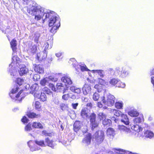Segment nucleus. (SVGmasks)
I'll use <instances>...</instances> for the list:
<instances>
[{
  "mask_svg": "<svg viewBox=\"0 0 154 154\" xmlns=\"http://www.w3.org/2000/svg\"><path fill=\"white\" fill-rule=\"evenodd\" d=\"M27 11L30 14L35 16V19L36 20L42 18L43 23L45 21H48L49 26H53L50 29L51 33L56 32V30L60 26V20L54 11L45 9L40 6H36L34 4L30 5Z\"/></svg>",
  "mask_w": 154,
  "mask_h": 154,
  "instance_id": "f257e3e1",
  "label": "nucleus"
},
{
  "mask_svg": "<svg viewBox=\"0 0 154 154\" xmlns=\"http://www.w3.org/2000/svg\"><path fill=\"white\" fill-rule=\"evenodd\" d=\"M10 45L13 50L12 55H14V56H13L12 58L13 61L11 63V64L9 65L8 69V71L10 73L11 75L14 76L15 75L17 72L14 67L13 66V65L14 63L13 61H14V62H15L14 59H15L16 58V57L15 56L14 54L16 52V46L17 45L16 41L14 39H13L10 42Z\"/></svg>",
  "mask_w": 154,
  "mask_h": 154,
  "instance_id": "f03ea898",
  "label": "nucleus"
},
{
  "mask_svg": "<svg viewBox=\"0 0 154 154\" xmlns=\"http://www.w3.org/2000/svg\"><path fill=\"white\" fill-rule=\"evenodd\" d=\"M89 118L91 128L92 130H93L98 126L99 122L96 120V115L94 112L89 115Z\"/></svg>",
  "mask_w": 154,
  "mask_h": 154,
  "instance_id": "7ed1b4c3",
  "label": "nucleus"
},
{
  "mask_svg": "<svg viewBox=\"0 0 154 154\" xmlns=\"http://www.w3.org/2000/svg\"><path fill=\"white\" fill-rule=\"evenodd\" d=\"M96 143L99 145L102 142L104 139V132L102 131H98L96 132L94 136Z\"/></svg>",
  "mask_w": 154,
  "mask_h": 154,
  "instance_id": "20e7f679",
  "label": "nucleus"
},
{
  "mask_svg": "<svg viewBox=\"0 0 154 154\" xmlns=\"http://www.w3.org/2000/svg\"><path fill=\"white\" fill-rule=\"evenodd\" d=\"M19 88L17 86L14 87L13 88L11 93H9V95L10 97L13 99L14 101H16V102L18 103L19 100H17L18 98L20 95V94L23 92V90H21L17 94H16V93L17 91Z\"/></svg>",
  "mask_w": 154,
  "mask_h": 154,
  "instance_id": "39448f33",
  "label": "nucleus"
},
{
  "mask_svg": "<svg viewBox=\"0 0 154 154\" xmlns=\"http://www.w3.org/2000/svg\"><path fill=\"white\" fill-rule=\"evenodd\" d=\"M115 97L110 94L107 95L106 100H105V98L103 97L102 99V101L103 103L109 106L113 105L115 103Z\"/></svg>",
  "mask_w": 154,
  "mask_h": 154,
  "instance_id": "423d86ee",
  "label": "nucleus"
},
{
  "mask_svg": "<svg viewBox=\"0 0 154 154\" xmlns=\"http://www.w3.org/2000/svg\"><path fill=\"white\" fill-rule=\"evenodd\" d=\"M57 80V79L53 77L52 76H50L48 77H46L42 80L40 82L41 84L43 86L48 85L50 82H56Z\"/></svg>",
  "mask_w": 154,
  "mask_h": 154,
  "instance_id": "0eeeda50",
  "label": "nucleus"
},
{
  "mask_svg": "<svg viewBox=\"0 0 154 154\" xmlns=\"http://www.w3.org/2000/svg\"><path fill=\"white\" fill-rule=\"evenodd\" d=\"M61 80L65 84V85L66 86L72 83V82L70 78L68 75H64L61 78Z\"/></svg>",
  "mask_w": 154,
  "mask_h": 154,
  "instance_id": "6e6552de",
  "label": "nucleus"
},
{
  "mask_svg": "<svg viewBox=\"0 0 154 154\" xmlns=\"http://www.w3.org/2000/svg\"><path fill=\"white\" fill-rule=\"evenodd\" d=\"M118 129L120 131H122L125 132L127 134V135L128 136H130L132 135V133L130 129L127 128L124 125H119Z\"/></svg>",
  "mask_w": 154,
  "mask_h": 154,
  "instance_id": "1a4fd4ad",
  "label": "nucleus"
},
{
  "mask_svg": "<svg viewBox=\"0 0 154 154\" xmlns=\"http://www.w3.org/2000/svg\"><path fill=\"white\" fill-rule=\"evenodd\" d=\"M91 135L90 134H88L84 137L82 141V143L85 145L88 146L91 142Z\"/></svg>",
  "mask_w": 154,
  "mask_h": 154,
  "instance_id": "9d476101",
  "label": "nucleus"
},
{
  "mask_svg": "<svg viewBox=\"0 0 154 154\" xmlns=\"http://www.w3.org/2000/svg\"><path fill=\"white\" fill-rule=\"evenodd\" d=\"M81 116L83 119H86L89 118L88 110L87 108H85L81 110Z\"/></svg>",
  "mask_w": 154,
  "mask_h": 154,
  "instance_id": "9b49d317",
  "label": "nucleus"
},
{
  "mask_svg": "<svg viewBox=\"0 0 154 154\" xmlns=\"http://www.w3.org/2000/svg\"><path fill=\"white\" fill-rule=\"evenodd\" d=\"M34 95L35 97L40 99L43 102L46 101L47 99V97L46 96L45 93H44L43 92H41V94L35 92L34 93Z\"/></svg>",
  "mask_w": 154,
  "mask_h": 154,
  "instance_id": "f8f14e48",
  "label": "nucleus"
},
{
  "mask_svg": "<svg viewBox=\"0 0 154 154\" xmlns=\"http://www.w3.org/2000/svg\"><path fill=\"white\" fill-rule=\"evenodd\" d=\"M83 93L85 95H87L90 92L91 88L90 86L86 84H85L82 89Z\"/></svg>",
  "mask_w": 154,
  "mask_h": 154,
  "instance_id": "ddd939ff",
  "label": "nucleus"
},
{
  "mask_svg": "<svg viewBox=\"0 0 154 154\" xmlns=\"http://www.w3.org/2000/svg\"><path fill=\"white\" fill-rule=\"evenodd\" d=\"M127 67H123L121 70L120 73L119 74L122 77L124 78L126 77L128 74V72L127 70Z\"/></svg>",
  "mask_w": 154,
  "mask_h": 154,
  "instance_id": "4468645a",
  "label": "nucleus"
},
{
  "mask_svg": "<svg viewBox=\"0 0 154 154\" xmlns=\"http://www.w3.org/2000/svg\"><path fill=\"white\" fill-rule=\"evenodd\" d=\"M122 118L121 121L123 122L124 124L128 125L129 124V122L127 116L125 114H122L121 115Z\"/></svg>",
  "mask_w": 154,
  "mask_h": 154,
  "instance_id": "2eb2a0df",
  "label": "nucleus"
},
{
  "mask_svg": "<svg viewBox=\"0 0 154 154\" xmlns=\"http://www.w3.org/2000/svg\"><path fill=\"white\" fill-rule=\"evenodd\" d=\"M47 45L46 46L45 48L44 49V51H43V52L41 53V54H43V55L42 57L40 56V53L38 54H37V58L39 60H41L42 59H45L46 58L47 56V53L46 51V47Z\"/></svg>",
  "mask_w": 154,
  "mask_h": 154,
  "instance_id": "dca6fc26",
  "label": "nucleus"
},
{
  "mask_svg": "<svg viewBox=\"0 0 154 154\" xmlns=\"http://www.w3.org/2000/svg\"><path fill=\"white\" fill-rule=\"evenodd\" d=\"M45 143H47L48 146L51 147L52 149L55 148L56 144L52 140H49L48 137L45 139Z\"/></svg>",
  "mask_w": 154,
  "mask_h": 154,
  "instance_id": "f3484780",
  "label": "nucleus"
},
{
  "mask_svg": "<svg viewBox=\"0 0 154 154\" xmlns=\"http://www.w3.org/2000/svg\"><path fill=\"white\" fill-rule=\"evenodd\" d=\"M81 126V123L79 121H76L73 125V128L74 131L75 132L78 131L80 129Z\"/></svg>",
  "mask_w": 154,
  "mask_h": 154,
  "instance_id": "a211bd4d",
  "label": "nucleus"
},
{
  "mask_svg": "<svg viewBox=\"0 0 154 154\" xmlns=\"http://www.w3.org/2000/svg\"><path fill=\"white\" fill-rule=\"evenodd\" d=\"M28 72V69L24 65L20 68L19 73L20 75L22 76L26 74Z\"/></svg>",
  "mask_w": 154,
  "mask_h": 154,
  "instance_id": "6ab92c4d",
  "label": "nucleus"
},
{
  "mask_svg": "<svg viewBox=\"0 0 154 154\" xmlns=\"http://www.w3.org/2000/svg\"><path fill=\"white\" fill-rule=\"evenodd\" d=\"M56 87L57 90H63V93L66 92V91L68 90V88L69 87L67 86H66V87H64L63 85L61 83H57Z\"/></svg>",
  "mask_w": 154,
  "mask_h": 154,
  "instance_id": "aec40b11",
  "label": "nucleus"
},
{
  "mask_svg": "<svg viewBox=\"0 0 154 154\" xmlns=\"http://www.w3.org/2000/svg\"><path fill=\"white\" fill-rule=\"evenodd\" d=\"M34 70L39 73H42L44 72V69L42 66L40 65H35L34 68Z\"/></svg>",
  "mask_w": 154,
  "mask_h": 154,
  "instance_id": "412c9836",
  "label": "nucleus"
},
{
  "mask_svg": "<svg viewBox=\"0 0 154 154\" xmlns=\"http://www.w3.org/2000/svg\"><path fill=\"white\" fill-rule=\"evenodd\" d=\"M106 133L108 136L113 137L115 134V131L114 129L112 128H109L106 131Z\"/></svg>",
  "mask_w": 154,
  "mask_h": 154,
  "instance_id": "4be33fe9",
  "label": "nucleus"
},
{
  "mask_svg": "<svg viewBox=\"0 0 154 154\" xmlns=\"http://www.w3.org/2000/svg\"><path fill=\"white\" fill-rule=\"evenodd\" d=\"M28 145L30 148V149L31 151L33 152L34 151L36 150H38L40 149V148L37 147V148H35L34 147L36 146V145H34V147L32 146L31 145V144H33V142L32 140L29 141L27 143Z\"/></svg>",
  "mask_w": 154,
  "mask_h": 154,
  "instance_id": "5701e85b",
  "label": "nucleus"
},
{
  "mask_svg": "<svg viewBox=\"0 0 154 154\" xmlns=\"http://www.w3.org/2000/svg\"><path fill=\"white\" fill-rule=\"evenodd\" d=\"M143 116H140L138 117L135 118L133 120L135 124H137L141 123L143 121Z\"/></svg>",
  "mask_w": 154,
  "mask_h": 154,
  "instance_id": "b1692460",
  "label": "nucleus"
},
{
  "mask_svg": "<svg viewBox=\"0 0 154 154\" xmlns=\"http://www.w3.org/2000/svg\"><path fill=\"white\" fill-rule=\"evenodd\" d=\"M94 73H97L98 75L101 78H103L105 76V72L104 71L102 70H93Z\"/></svg>",
  "mask_w": 154,
  "mask_h": 154,
  "instance_id": "393cba45",
  "label": "nucleus"
},
{
  "mask_svg": "<svg viewBox=\"0 0 154 154\" xmlns=\"http://www.w3.org/2000/svg\"><path fill=\"white\" fill-rule=\"evenodd\" d=\"M37 50L36 46L35 45L30 46L28 49V51L32 54L35 53Z\"/></svg>",
  "mask_w": 154,
  "mask_h": 154,
  "instance_id": "a878e982",
  "label": "nucleus"
},
{
  "mask_svg": "<svg viewBox=\"0 0 154 154\" xmlns=\"http://www.w3.org/2000/svg\"><path fill=\"white\" fill-rule=\"evenodd\" d=\"M39 86L36 83L33 85L30 88V89L31 90L30 91L31 93H33V91H37L38 90Z\"/></svg>",
  "mask_w": 154,
  "mask_h": 154,
  "instance_id": "bb28decb",
  "label": "nucleus"
},
{
  "mask_svg": "<svg viewBox=\"0 0 154 154\" xmlns=\"http://www.w3.org/2000/svg\"><path fill=\"white\" fill-rule=\"evenodd\" d=\"M144 135L146 137L151 138L154 136V134L151 131H147L145 132Z\"/></svg>",
  "mask_w": 154,
  "mask_h": 154,
  "instance_id": "cd10ccee",
  "label": "nucleus"
},
{
  "mask_svg": "<svg viewBox=\"0 0 154 154\" xmlns=\"http://www.w3.org/2000/svg\"><path fill=\"white\" fill-rule=\"evenodd\" d=\"M131 128L135 131L139 132L140 131H142L143 128L139 126L137 124L134 125Z\"/></svg>",
  "mask_w": 154,
  "mask_h": 154,
  "instance_id": "c85d7f7f",
  "label": "nucleus"
},
{
  "mask_svg": "<svg viewBox=\"0 0 154 154\" xmlns=\"http://www.w3.org/2000/svg\"><path fill=\"white\" fill-rule=\"evenodd\" d=\"M32 127L33 128H36L42 129L43 128L42 125L40 123L36 122H33Z\"/></svg>",
  "mask_w": 154,
  "mask_h": 154,
  "instance_id": "c756f323",
  "label": "nucleus"
},
{
  "mask_svg": "<svg viewBox=\"0 0 154 154\" xmlns=\"http://www.w3.org/2000/svg\"><path fill=\"white\" fill-rule=\"evenodd\" d=\"M98 119L100 121L103 120L106 117V115L103 112H100L97 114Z\"/></svg>",
  "mask_w": 154,
  "mask_h": 154,
  "instance_id": "7c9ffc66",
  "label": "nucleus"
},
{
  "mask_svg": "<svg viewBox=\"0 0 154 154\" xmlns=\"http://www.w3.org/2000/svg\"><path fill=\"white\" fill-rule=\"evenodd\" d=\"M27 116L29 118H38L40 117L39 114L36 115L34 112H29L27 114Z\"/></svg>",
  "mask_w": 154,
  "mask_h": 154,
  "instance_id": "2f4dec72",
  "label": "nucleus"
},
{
  "mask_svg": "<svg viewBox=\"0 0 154 154\" xmlns=\"http://www.w3.org/2000/svg\"><path fill=\"white\" fill-rule=\"evenodd\" d=\"M111 123V120L109 119H105L103 121V124L105 126H109Z\"/></svg>",
  "mask_w": 154,
  "mask_h": 154,
  "instance_id": "473e14b6",
  "label": "nucleus"
},
{
  "mask_svg": "<svg viewBox=\"0 0 154 154\" xmlns=\"http://www.w3.org/2000/svg\"><path fill=\"white\" fill-rule=\"evenodd\" d=\"M128 115L132 117L137 116L139 115L138 112L135 110H132L128 112Z\"/></svg>",
  "mask_w": 154,
  "mask_h": 154,
  "instance_id": "72a5a7b5",
  "label": "nucleus"
},
{
  "mask_svg": "<svg viewBox=\"0 0 154 154\" xmlns=\"http://www.w3.org/2000/svg\"><path fill=\"white\" fill-rule=\"evenodd\" d=\"M60 101L57 97H53L51 100V103L54 105H58Z\"/></svg>",
  "mask_w": 154,
  "mask_h": 154,
  "instance_id": "f704fd0d",
  "label": "nucleus"
},
{
  "mask_svg": "<svg viewBox=\"0 0 154 154\" xmlns=\"http://www.w3.org/2000/svg\"><path fill=\"white\" fill-rule=\"evenodd\" d=\"M119 80L117 79H113L110 80L109 83L110 84L113 86H115L116 85H117V84L119 82Z\"/></svg>",
  "mask_w": 154,
  "mask_h": 154,
  "instance_id": "c9c22d12",
  "label": "nucleus"
},
{
  "mask_svg": "<svg viewBox=\"0 0 154 154\" xmlns=\"http://www.w3.org/2000/svg\"><path fill=\"white\" fill-rule=\"evenodd\" d=\"M24 79L20 78H17L16 80V82L19 86L21 85L24 82Z\"/></svg>",
  "mask_w": 154,
  "mask_h": 154,
  "instance_id": "e433bc0d",
  "label": "nucleus"
},
{
  "mask_svg": "<svg viewBox=\"0 0 154 154\" xmlns=\"http://www.w3.org/2000/svg\"><path fill=\"white\" fill-rule=\"evenodd\" d=\"M113 112L114 115L116 116V117H117V116H119L120 115L121 116L122 114L120 111L115 109H113Z\"/></svg>",
  "mask_w": 154,
  "mask_h": 154,
  "instance_id": "4c0bfd02",
  "label": "nucleus"
},
{
  "mask_svg": "<svg viewBox=\"0 0 154 154\" xmlns=\"http://www.w3.org/2000/svg\"><path fill=\"white\" fill-rule=\"evenodd\" d=\"M100 97V95L97 92H95L93 95V99L95 101H97Z\"/></svg>",
  "mask_w": 154,
  "mask_h": 154,
  "instance_id": "58836bf2",
  "label": "nucleus"
},
{
  "mask_svg": "<svg viewBox=\"0 0 154 154\" xmlns=\"http://www.w3.org/2000/svg\"><path fill=\"white\" fill-rule=\"evenodd\" d=\"M60 106L61 109L63 111L65 110L68 108V105L64 103H61Z\"/></svg>",
  "mask_w": 154,
  "mask_h": 154,
  "instance_id": "ea45409f",
  "label": "nucleus"
},
{
  "mask_svg": "<svg viewBox=\"0 0 154 154\" xmlns=\"http://www.w3.org/2000/svg\"><path fill=\"white\" fill-rule=\"evenodd\" d=\"M94 88L97 90L98 92H101L103 90L102 87L101 86L96 84L94 86Z\"/></svg>",
  "mask_w": 154,
  "mask_h": 154,
  "instance_id": "a19ab883",
  "label": "nucleus"
},
{
  "mask_svg": "<svg viewBox=\"0 0 154 154\" xmlns=\"http://www.w3.org/2000/svg\"><path fill=\"white\" fill-rule=\"evenodd\" d=\"M98 83L101 85H105L106 84L105 81L102 79L98 78Z\"/></svg>",
  "mask_w": 154,
  "mask_h": 154,
  "instance_id": "79ce46f5",
  "label": "nucleus"
},
{
  "mask_svg": "<svg viewBox=\"0 0 154 154\" xmlns=\"http://www.w3.org/2000/svg\"><path fill=\"white\" fill-rule=\"evenodd\" d=\"M43 92L44 93H45V94H47L48 95H51L52 94V92L47 88H45L44 89Z\"/></svg>",
  "mask_w": 154,
  "mask_h": 154,
  "instance_id": "37998d69",
  "label": "nucleus"
},
{
  "mask_svg": "<svg viewBox=\"0 0 154 154\" xmlns=\"http://www.w3.org/2000/svg\"><path fill=\"white\" fill-rule=\"evenodd\" d=\"M78 67L80 68L82 71H87L88 69L85 65H84L83 66L81 65H79L78 66Z\"/></svg>",
  "mask_w": 154,
  "mask_h": 154,
  "instance_id": "c03bdc74",
  "label": "nucleus"
},
{
  "mask_svg": "<svg viewBox=\"0 0 154 154\" xmlns=\"http://www.w3.org/2000/svg\"><path fill=\"white\" fill-rule=\"evenodd\" d=\"M123 103L121 102H116L115 103V106L118 109H121L123 106Z\"/></svg>",
  "mask_w": 154,
  "mask_h": 154,
  "instance_id": "a18cd8bd",
  "label": "nucleus"
},
{
  "mask_svg": "<svg viewBox=\"0 0 154 154\" xmlns=\"http://www.w3.org/2000/svg\"><path fill=\"white\" fill-rule=\"evenodd\" d=\"M125 85L124 83L122 82L119 80V82L117 84V85H116V86L118 87L124 88L125 87Z\"/></svg>",
  "mask_w": 154,
  "mask_h": 154,
  "instance_id": "49530a36",
  "label": "nucleus"
},
{
  "mask_svg": "<svg viewBox=\"0 0 154 154\" xmlns=\"http://www.w3.org/2000/svg\"><path fill=\"white\" fill-rule=\"evenodd\" d=\"M35 143L36 144L41 146H45V144L44 142L43 141H35Z\"/></svg>",
  "mask_w": 154,
  "mask_h": 154,
  "instance_id": "de8ad7c7",
  "label": "nucleus"
},
{
  "mask_svg": "<svg viewBox=\"0 0 154 154\" xmlns=\"http://www.w3.org/2000/svg\"><path fill=\"white\" fill-rule=\"evenodd\" d=\"M40 78V76L38 74H35L33 76V79L34 81H38Z\"/></svg>",
  "mask_w": 154,
  "mask_h": 154,
  "instance_id": "09e8293b",
  "label": "nucleus"
},
{
  "mask_svg": "<svg viewBox=\"0 0 154 154\" xmlns=\"http://www.w3.org/2000/svg\"><path fill=\"white\" fill-rule=\"evenodd\" d=\"M25 131H30L31 129V124H28L25 128Z\"/></svg>",
  "mask_w": 154,
  "mask_h": 154,
  "instance_id": "8fccbe9b",
  "label": "nucleus"
},
{
  "mask_svg": "<svg viewBox=\"0 0 154 154\" xmlns=\"http://www.w3.org/2000/svg\"><path fill=\"white\" fill-rule=\"evenodd\" d=\"M50 82H50L48 84L50 88H51V89L53 91H56V88H55L54 85L53 84L51 83Z\"/></svg>",
  "mask_w": 154,
  "mask_h": 154,
  "instance_id": "3c124183",
  "label": "nucleus"
},
{
  "mask_svg": "<svg viewBox=\"0 0 154 154\" xmlns=\"http://www.w3.org/2000/svg\"><path fill=\"white\" fill-rule=\"evenodd\" d=\"M35 109H39L41 107L40 104L39 102L36 101L35 104Z\"/></svg>",
  "mask_w": 154,
  "mask_h": 154,
  "instance_id": "603ef678",
  "label": "nucleus"
},
{
  "mask_svg": "<svg viewBox=\"0 0 154 154\" xmlns=\"http://www.w3.org/2000/svg\"><path fill=\"white\" fill-rule=\"evenodd\" d=\"M29 121V119L25 116H23L21 119L22 122L23 123H27Z\"/></svg>",
  "mask_w": 154,
  "mask_h": 154,
  "instance_id": "864d4df0",
  "label": "nucleus"
},
{
  "mask_svg": "<svg viewBox=\"0 0 154 154\" xmlns=\"http://www.w3.org/2000/svg\"><path fill=\"white\" fill-rule=\"evenodd\" d=\"M42 134H43L45 135V136H51V134L48 132L47 131H42Z\"/></svg>",
  "mask_w": 154,
  "mask_h": 154,
  "instance_id": "5fc2aeb1",
  "label": "nucleus"
},
{
  "mask_svg": "<svg viewBox=\"0 0 154 154\" xmlns=\"http://www.w3.org/2000/svg\"><path fill=\"white\" fill-rule=\"evenodd\" d=\"M69 94H66L63 95L62 96V99L65 100L68 99V98L69 97Z\"/></svg>",
  "mask_w": 154,
  "mask_h": 154,
  "instance_id": "6e6d98bb",
  "label": "nucleus"
},
{
  "mask_svg": "<svg viewBox=\"0 0 154 154\" xmlns=\"http://www.w3.org/2000/svg\"><path fill=\"white\" fill-rule=\"evenodd\" d=\"M69 97L72 98V99H75L76 98L75 96L72 94L70 93H69Z\"/></svg>",
  "mask_w": 154,
  "mask_h": 154,
  "instance_id": "4d7b16f0",
  "label": "nucleus"
},
{
  "mask_svg": "<svg viewBox=\"0 0 154 154\" xmlns=\"http://www.w3.org/2000/svg\"><path fill=\"white\" fill-rule=\"evenodd\" d=\"M74 92L78 94H80L81 92V89L79 88H78L76 87Z\"/></svg>",
  "mask_w": 154,
  "mask_h": 154,
  "instance_id": "13d9d810",
  "label": "nucleus"
},
{
  "mask_svg": "<svg viewBox=\"0 0 154 154\" xmlns=\"http://www.w3.org/2000/svg\"><path fill=\"white\" fill-rule=\"evenodd\" d=\"M78 103H72V108L75 109H76V107L78 106Z\"/></svg>",
  "mask_w": 154,
  "mask_h": 154,
  "instance_id": "bf43d9fd",
  "label": "nucleus"
},
{
  "mask_svg": "<svg viewBox=\"0 0 154 154\" xmlns=\"http://www.w3.org/2000/svg\"><path fill=\"white\" fill-rule=\"evenodd\" d=\"M116 117H115V116H113L111 118V121H113L117 123L118 121V119H117Z\"/></svg>",
  "mask_w": 154,
  "mask_h": 154,
  "instance_id": "052dcab7",
  "label": "nucleus"
},
{
  "mask_svg": "<svg viewBox=\"0 0 154 154\" xmlns=\"http://www.w3.org/2000/svg\"><path fill=\"white\" fill-rule=\"evenodd\" d=\"M76 88V87L74 86L70 87V89L71 91L74 92Z\"/></svg>",
  "mask_w": 154,
  "mask_h": 154,
  "instance_id": "680f3d73",
  "label": "nucleus"
},
{
  "mask_svg": "<svg viewBox=\"0 0 154 154\" xmlns=\"http://www.w3.org/2000/svg\"><path fill=\"white\" fill-rule=\"evenodd\" d=\"M62 54V52H60L56 53L55 54V55L57 57H59L61 56Z\"/></svg>",
  "mask_w": 154,
  "mask_h": 154,
  "instance_id": "e2e57ef3",
  "label": "nucleus"
},
{
  "mask_svg": "<svg viewBox=\"0 0 154 154\" xmlns=\"http://www.w3.org/2000/svg\"><path fill=\"white\" fill-rule=\"evenodd\" d=\"M24 2V4H28L31 1V0H23Z\"/></svg>",
  "mask_w": 154,
  "mask_h": 154,
  "instance_id": "0e129e2a",
  "label": "nucleus"
},
{
  "mask_svg": "<svg viewBox=\"0 0 154 154\" xmlns=\"http://www.w3.org/2000/svg\"><path fill=\"white\" fill-rule=\"evenodd\" d=\"M87 80L89 82L91 83H93V84H94L95 83V80H94V79H92V80H90V79H87Z\"/></svg>",
  "mask_w": 154,
  "mask_h": 154,
  "instance_id": "69168bd1",
  "label": "nucleus"
},
{
  "mask_svg": "<svg viewBox=\"0 0 154 154\" xmlns=\"http://www.w3.org/2000/svg\"><path fill=\"white\" fill-rule=\"evenodd\" d=\"M86 106L91 108L92 106V104L91 103H88L86 104Z\"/></svg>",
  "mask_w": 154,
  "mask_h": 154,
  "instance_id": "338daca9",
  "label": "nucleus"
},
{
  "mask_svg": "<svg viewBox=\"0 0 154 154\" xmlns=\"http://www.w3.org/2000/svg\"><path fill=\"white\" fill-rule=\"evenodd\" d=\"M151 81L152 84L154 86V77H152L151 78Z\"/></svg>",
  "mask_w": 154,
  "mask_h": 154,
  "instance_id": "774afa93",
  "label": "nucleus"
}]
</instances>
